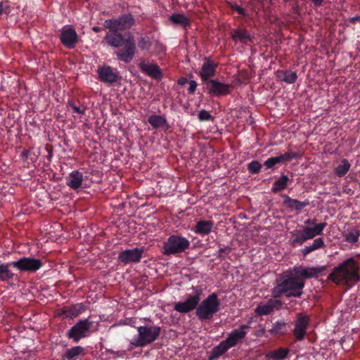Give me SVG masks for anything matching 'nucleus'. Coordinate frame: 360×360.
Returning <instances> with one entry per match:
<instances>
[{"mask_svg": "<svg viewBox=\"0 0 360 360\" xmlns=\"http://www.w3.org/2000/svg\"><path fill=\"white\" fill-rule=\"evenodd\" d=\"M283 204L292 210L300 211L309 205V202H301L297 199H292L288 195H283Z\"/></svg>", "mask_w": 360, "mask_h": 360, "instance_id": "obj_27", "label": "nucleus"}, {"mask_svg": "<svg viewBox=\"0 0 360 360\" xmlns=\"http://www.w3.org/2000/svg\"><path fill=\"white\" fill-rule=\"evenodd\" d=\"M250 328V326L248 324H243L240 326L239 328L233 330L228 334L224 342L229 348L235 347L238 342H241L245 338L248 333L246 330Z\"/></svg>", "mask_w": 360, "mask_h": 360, "instance_id": "obj_18", "label": "nucleus"}, {"mask_svg": "<svg viewBox=\"0 0 360 360\" xmlns=\"http://www.w3.org/2000/svg\"><path fill=\"white\" fill-rule=\"evenodd\" d=\"M290 350L288 348L279 347L277 349L271 350L265 355L267 360H283L285 359Z\"/></svg>", "mask_w": 360, "mask_h": 360, "instance_id": "obj_30", "label": "nucleus"}, {"mask_svg": "<svg viewBox=\"0 0 360 360\" xmlns=\"http://www.w3.org/2000/svg\"><path fill=\"white\" fill-rule=\"evenodd\" d=\"M351 167V164L347 159H342L340 163L334 168L333 172L335 176L342 177L346 175Z\"/></svg>", "mask_w": 360, "mask_h": 360, "instance_id": "obj_35", "label": "nucleus"}, {"mask_svg": "<svg viewBox=\"0 0 360 360\" xmlns=\"http://www.w3.org/2000/svg\"><path fill=\"white\" fill-rule=\"evenodd\" d=\"M14 261L0 264V281L2 282H9L13 281L15 274L12 271L11 267H13Z\"/></svg>", "mask_w": 360, "mask_h": 360, "instance_id": "obj_24", "label": "nucleus"}, {"mask_svg": "<svg viewBox=\"0 0 360 360\" xmlns=\"http://www.w3.org/2000/svg\"><path fill=\"white\" fill-rule=\"evenodd\" d=\"M290 181V179L287 175L282 174L281 177L276 180L271 187V192L273 193H278L281 191L285 189L288 186V184Z\"/></svg>", "mask_w": 360, "mask_h": 360, "instance_id": "obj_32", "label": "nucleus"}, {"mask_svg": "<svg viewBox=\"0 0 360 360\" xmlns=\"http://www.w3.org/2000/svg\"><path fill=\"white\" fill-rule=\"evenodd\" d=\"M141 70L154 79H158V65L145 62L139 64Z\"/></svg>", "mask_w": 360, "mask_h": 360, "instance_id": "obj_36", "label": "nucleus"}, {"mask_svg": "<svg viewBox=\"0 0 360 360\" xmlns=\"http://www.w3.org/2000/svg\"><path fill=\"white\" fill-rule=\"evenodd\" d=\"M309 1H311L315 6L319 7L322 5L324 0H309Z\"/></svg>", "mask_w": 360, "mask_h": 360, "instance_id": "obj_52", "label": "nucleus"}, {"mask_svg": "<svg viewBox=\"0 0 360 360\" xmlns=\"http://www.w3.org/2000/svg\"><path fill=\"white\" fill-rule=\"evenodd\" d=\"M229 349L230 348L226 344L224 340L221 341L217 346H215L212 349L211 354L208 357V360H214L217 359L225 354Z\"/></svg>", "mask_w": 360, "mask_h": 360, "instance_id": "obj_33", "label": "nucleus"}, {"mask_svg": "<svg viewBox=\"0 0 360 360\" xmlns=\"http://www.w3.org/2000/svg\"><path fill=\"white\" fill-rule=\"evenodd\" d=\"M4 12V5L3 2H0V15H1Z\"/></svg>", "mask_w": 360, "mask_h": 360, "instance_id": "obj_55", "label": "nucleus"}, {"mask_svg": "<svg viewBox=\"0 0 360 360\" xmlns=\"http://www.w3.org/2000/svg\"><path fill=\"white\" fill-rule=\"evenodd\" d=\"M297 279L304 281L305 279L317 278L321 270L315 267L295 266L290 270Z\"/></svg>", "mask_w": 360, "mask_h": 360, "instance_id": "obj_20", "label": "nucleus"}, {"mask_svg": "<svg viewBox=\"0 0 360 360\" xmlns=\"http://www.w3.org/2000/svg\"><path fill=\"white\" fill-rule=\"evenodd\" d=\"M342 235L346 242L354 244L359 240L360 232L354 227H349L344 231Z\"/></svg>", "mask_w": 360, "mask_h": 360, "instance_id": "obj_34", "label": "nucleus"}, {"mask_svg": "<svg viewBox=\"0 0 360 360\" xmlns=\"http://www.w3.org/2000/svg\"><path fill=\"white\" fill-rule=\"evenodd\" d=\"M231 39L235 43L240 42L245 45H248L252 42V37L249 32L245 28H238L231 32Z\"/></svg>", "mask_w": 360, "mask_h": 360, "instance_id": "obj_22", "label": "nucleus"}, {"mask_svg": "<svg viewBox=\"0 0 360 360\" xmlns=\"http://www.w3.org/2000/svg\"><path fill=\"white\" fill-rule=\"evenodd\" d=\"M326 247L325 242L322 238H317L313 240V243L309 245L304 246L300 250V252L303 256H307L312 252L317 250L324 248Z\"/></svg>", "mask_w": 360, "mask_h": 360, "instance_id": "obj_28", "label": "nucleus"}, {"mask_svg": "<svg viewBox=\"0 0 360 360\" xmlns=\"http://www.w3.org/2000/svg\"><path fill=\"white\" fill-rule=\"evenodd\" d=\"M169 128L166 119L163 116L159 115V129L165 130V131Z\"/></svg>", "mask_w": 360, "mask_h": 360, "instance_id": "obj_45", "label": "nucleus"}, {"mask_svg": "<svg viewBox=\"0 0 360 360\" xmlns=\"http://www.w3.org/2000/svg\"><path fill=\"white\" fill-rule=\"evenodd\" d=\"M125 36L126 37L117 30L109 29L104 37V41L108 46L113 48L122 47V49L115 52V55L119 60L129 63L134 57L136 44L132 35L128 34Z\"/></svg>", "mask_w": 360, "mask_h": 360, "instance_id": "obj_1", "label": "nucleus"}, {"mask_svg": "<svg viewBox=\"0 0 360 360\" xmlns=\"http://www.w3.org/2000/svg\"><path fill=\"white\" fill-rule=\"evenodd\" d=\"M198 118L201 122L214 120V117L206 110H200L198 114Z\"/></svg>", "mask_w": 360, "mask_h": 360, "instance_id": "obj_42", "label": "nucleus"}, {"mask_svg": "<svg viewBox=\"0 0 360 360\" xmlns=\"http://www.w3.org/2000/svg\"><path fill=\"white\" fill-rule=\"evenodd\" d=\"M278 79L287 84H294L297 79V75L290 70H278L275 72Z\"/></svg>", "mask_w": 360, "mask_h": 360, "instance_id": "obj_25", "label": "nucleus"}, {"mask_svg": "<svg viewBox=\"0 0 360 360\" xmlns=\"http://www.w3.org/2000/svg\"><path fill=\"white\" fill-rule=\"evenodd\" d=\"M262 165L257 160H252L247 165L249 173L252 174H258L262 169Z\"/></svg>", "mask_w": 360, "mask_h": 360, "instance_id": "obj_39", "label": "nucleus"}, {"mask_svg": "<svg viewBox=\"0 0 360 360\" xmlns=\"http://www.w3.org/2000/svg\"><path fill=\"white\" fill-rule=\"evenodd\" d=\"M45 149L48 153L46 158H47V160L50 162L51 161V159L53 158V146L52 145H49V144H47L45 147Z\"/></svg>", "mask_w": 360, "mask_h": 360, "instance_id": "obj_46", "label": "nucleus"}, {"mask_svg": "<svg viewBox=\"0 0 360 360\" xmlns=\"http://www.w3.org/2000/svg\"><path fill=\"white\" fill-rule=\"evenodd\" d=\"M360 21V15L352 17L349 19V22L352 24H355L356 22Z\"/></svg>", "mask_w": 360, "mask_h": 360, "instance_id": "obj_53", "label": "nucleus"}, {"mask_svg": "<svg viewBox=\"0 0 360 360\" xmlns=\"http://www.w3.org/2000/svg\"><path fill=\"white\" fill-rule=\"evenodd\" d=\"M101 28L100 27L95 26L92 28V30L95 32H99Z\"/></svg>", "mask_w": 360, "mask_h": 360, "instance_id": "obj_54", "label": "nucleus"}, {"mask_svg": "<svg viewBox=\"0 0 360 360\" xmlns=\"http://www.w3.org/2000/svg\"><path fill=\"white\" fill-rule=\"evenodd\" d=\"M134 18L131 14H124L117 19L105 20V27L108 29L117 30L118 31L130 29L134 24Z\"/></svg>", "mask_w": 360, "mask_h": 360, "instance_id": "obj_12", "label": "nucleus"}, {"mask_svg": "<svg viewBox=\"0 0 360 360\" xmlns=\"http://www.w3.org/2000/svg\"><path fill=\"white\" fill-rule=\"evenodd\" d=\"M43 266V262L39 259L30 257H22L15 260L13 268H15L20 272L34 273L40 269Z\"/></svg>", "mask_w": 360, "mask_h": 360, "instance_id": "obj_10", "label": "nucleus"}, {"mask_svg": "<svg viewBox=\"0 0 360 360\" xmlns=\"http://www.w3.org/2000/svg\"><path fill=\"white\" fill-rule=\"evenodd\" d=\"M328 279L337 285H348L360 280L359 264L353 257L348 258L334 267Z\"/></svg>", "mask_w": 360, "mask_h": 360, "instance_id": "obj_2", "label": "nucleus"}, {"mask_svg": "<svg viewBox=\"0 0 360 360\" xmlns=\"http://www.w3.org/2000/svg\"><path fill=\"white\" fill-rule=\"evenodd\" d=\"M305 283L304 281L297 279L295 276L289 271L284 275L278 283L272 290L274 297L278 298L282 295L288 297H300L303 293V288Z\"/></svg>", "mask_w": 360, "mask_h": 360, "instance_id": "obj_4", "label": "nucleus"}, {"mask_svg": "<svg viewBox=\"0 0 360 360\" xmlns=\"http://www.w3.org/2000/svg\"><path fill=\"white\" fill-rule=\"evenodd\" d=\"M68 107L71 108L73 110V112L77 113L79 115H84L86 112V107L77 106L74 101H69L68 103Z\"/></svg>", "mask_w": 360, "mask_h": 360, "instance_id": "obj_40", "label": "nucleus"}, {"mask_svg": "<svg viewBox=\"0 0 360 360\" xmlns=\"http://www.w3.org/2000/svg\"><path fill=\"white\" fill-rule=\"evenodd\" d=\"M93 321L89 319H81L72 326L66 333V337L77 343L82 339L88 338L91 333Z\"/></svg>", "mask_w": 360, "mask_h": 360, "instance_id": "obj_6", "label": "nucleus"}, {"mask_svg": "<svg viewBox=\"0 0 360 360\" xmlns=\"http://www.w3.org/2000/svg\"><path fill=\"white\" fill-rule=\"evenodd\" d=\"M280 163L281 162L278 156L271 157L264 161V165L266 169H274L276 165Z\"/></svg>", "mask_w": 360, "mask_h": 360, "instance_id": "obj_41", "label": "nucleus"}, {"mask_svg": "<svg viewBox=\"0 0 360 360\" xmlns=\"http://www.w3.org/2000/svg\"><path fill=\"white\" fill-rule=\"evenodd\" d=\"M98 79L101 82L106 84H114L117 82L120 78L118 72L108 65L98 67L97 70Z\"/></svg>", "mask_w": 360, "mask_h": 360, "instance_id": "obj_19", "label": "nucleus"}, {"mask_svg": "<svg viewBox=\"0 0 360 360\" xmlns=\"http://www.w3.org/2000/svg\"><path fill=\"white\" fill-rule=\"evenodd\" d=\"M226 4L231 10L236 11L241 16L245 17L247 15V13L245 9L239 6L236 3L227 2Z\"/></svg>", "mask_w": 360, "mask_h": 360, "instance_id": "obj_43", "label": "nucleus"}, {"mask_svg": "<svg viewBox=\"0 0 360 360\" xmlns=\"http://www.w3.org/2000/svg\"><path fill=\"white\" fill-rule=\"evenodd\" d=\"M158 49H159V59H160L163 55L165 54L166 49L162 44H159Z\"/></svg>", "mask_w": 360, "mask_h": 360, "instance_id": "obj_50", "label": "nucleus"}, {"mask_svg": "<svg viewBox=\"0 0 360 360\" xmlns=\"http://www.w3.org/2000/svg\"><path fill=\"white\" fill-rule=\"evenodd\" d=\"M229 252L230 248L229 247L221 248L219 250L217 257L223 259L224 257V254H228Z\"/></svg>", "mask_w": 360, "mask_h": 360, "instance_id": "obj_49", "label": "nucleus"}, {"mask_svg": "<svg viewBox=\"0 0 360 360\" xmlns=\"http://www.w3.org/2000/svg\"><path fill=\"white\" fill-rule=\"evenodd\" d=\"M200 294L201 291L198 290L194 295H189L185 301L175 302L174 309L181 314H186L195 309H197L201 299Z\"/></svg>", "mask_w": 360, "mask_h": 360, "instance_id": "obj_11", "label": "nucleus"}, {"mask_svg": "<svg viewBox=\"0 0 360 360\" xmlns=\"http://www.w3.org/2000/svg\"><path fill=\"white\" fill-rule=\"evenodd\" d=\"M86 307L82 303H77L62 307L60 314L65 319H74L84 311Z\"/></svg>", "mask_w": 360, "mask_h": 360, "instance_id": "obj_21", "label": "nucleus"}, {"mask_svg": "<svg viewBox=\"0 0 360 360\" xmlns=\"http://www.w3.org/2000/svg\"><path fill=\"white\" fill-rule=\"evenodd\" d=\"M190 245L189 240L182 236H171L163 247V252L165 255H175L181 253L188 248Z\"/></svg>", "mask_w": 360, "mask_h": 360, "instance_id": "obj_8", "label": "nucleus"}, {"mask_svg": "<svg viewBox=\"0 0 360 360\" xmlns=\"http://www.w3.org/2000/svg\"><path fill=\"white\" fill-rule=\"evenodd\" d=\"M311 322V317L306 313H297L293 321V337L295 341H302L304 339L307 328Z\"/></svg>", "mask_w": 360, "mask_h": 360, "instance_id": "obj_9", "label": "nucleus"}, {"mask_svg": "<svg viewBox=\"0 0 360 360\" xmlns=\"http://www.w3.org/2000/svg\"><path fill=\"white\" fill-rule=\"evenodd\" d=\"M203 60L204 63L198 75L203 82L207 83L216 76L218 63L212 60L210 57H205Z\"/></svg>", "mask_w": 360, "mask_h": 360, "instance_id": "obj_16", "label": "nucleus"}, {"mask_svg": "<svg viewBox=\"0 0 360 360\" xmlns=\"http://www.w3.org/2000/svg\"><path fill=\"white\" fill-rule=\"evenodd\" d=\"M158 337V328L140 326L138 334L131 340L130 345L134 347H143L155 340Z\"/></svg>", "mask_w": 360, "mask_h": 360, "instance_id": "obj_7", "label": "nucleus"}, {"mask_svg": "<svg viewBox=\"0 0 360 360\" xmlns=\"http://www.w3.org/2000/svg\"><path fill=\"white\" fill-rule=\"evenodd\" d=\"M220 301L217 293L213 292L208 295L198 306L195 314L201 321H210L219 310Z\"/></svg>", "mask_w": 360, "mask_h": 360, "instance_id": "obj_5", "label": "nucleus"}, {"mask_svg": "<svg viewBox=\"0 0 360 360\" xmlns=\"http://www.w3.org/2000/svg\"><path fill=\"white\" fill-rule=\"evenodd\" d=\"M144 252V248L127 249L118 255V261L123 264L138 263L141 261Z\"/></svg>", "mask_w": 360, "mask_h": 360, "instance_id": "obj_15", "label": "nucleus"}, {"mask_svg": "<svg viewBox=\"0 0 360 360\" xmlns=\"http://www.w3.org/2000/svg\"><path fill=\"white\" fill-rule=\"evenodd\" d=\"M283 305V302L276 298H271L266 302H260L255 309V312L258 316H266L271 314L275 310H279Z\"/></svg>", "mask_w": 360, "mask_h": 360, "instance_id": "obj_17", "label": "nucleus"}, {"mask_svg": "<svg viewBox=\"0 0 360 360\" xmlns=\"http://www.w3.org/2000/svg\"><path fill=\"white\" fill-rule=\"evenodd\" d=\"M107 352L109 354H115V351H113L112 349H107Z\"/></svg>", "mask_w": 360, "mask_h": 360, "instance_id": "obj_58", "label": "nucleus"}, {"mask_svg": "<svg viewBox=\"0 0 360 360\" xmlns=\"http://www.w3.org/2000/svg\"><path fill=\"white\" fill-rule=\"evenodd\" d=\"M288 325L283 319L278 320L274 322L271 328L269 329V333L274 335H284L288 333Z\"/></svg>", "mask_w": 360, "mask_h": 360, "instance_id": "obj_29", "label": "nucleus"}, {"mask_svg": "<svg viewBox=\"0 0 360 360\" xmlns=\"http://www.w3.org/2000/svg\"><path fill=\"white\" fill-rule=\"evenodd\" d=\"M28 153H29V152H28L27 150H26V151H23V152H22V157H26V158H27V155H28Z\"/></svg>", "mask_w": 360, "mask_h": 360, "instance_id": "obj_56", "label": "nucleus"}, {"mask_svg": "<svg viewBox=\"0 0 360 360\" xmlns=\"http://www.w3.org/2000/svg\"><path fill=\"white\" fill-rule=\"evenodd\" d=\"M138 46L141 49H148L150 46L149 37H141L138 41Z\"/></svg>", "mask_w": 360, "mask_h": 360, "instance_id": "obj_44", "label": "nucleus"}, {"mask_svg": "<svg viewBox=\"0 0 360 360\" xmlns=\"http://www.w3.org/2000/svg\"><path fill=\"white\" fill-rule=\"evenodd\" d=\"M169 20L172 23L179 25L184 29H187L191 25L190 19L184 14H172L169 17Z\"/></svg>", "mask_w": 360, "mask_h": 360, "instance_id": "obj_31", "label": "nucleus"}, {"mask_svg": "<svg viewBox=\"0 0 360 360\" xmlns=\"http://www.w3.org/2000/svg\"><path fill=\"white\" fill-rule=\"evenodd\" d=\"M188 84H189V87L188 89V92L190 94H193L195 92V89H196L198 84L194 80L189 81Z\"/></svg>", "mask_w": 360, "mask_h": 360, "instance_id": "obj_47", "label": "nucleus"}, {"mask_svg": "<svg viewBox=\"0 0 360 360\" xmlns=\"http://www.w3.org/2000/svg\"><path fill=\"white\" fill-rule=\"evenodd\" d=\"M302 229H295L290 232V243L293 247L302 246L306 241L321 236L327 223L316 224L314 219H307Z\"/></svg>", "mask_w": 360, "mask_h": 360, "instance_id": "obj_3", "label": "nucleus"}, {"mask_svg": "<svg viewBox=\"0 0 360 360\" xmlns=\"http://www.w3.org/2000/svg\"><path fill=\"white\" fill-rule=\"evenodd\" d=\"M60 43L67 49H75L79 41L76 30L70 25L64 26L59 36Z\"/></svg>", "mask_w": 360, "mask_h": 360, "instance_id": "obj_13", "label": "nucleus"}, {"mask_svg": "<svg viewBox=\"0 0 360 360\" xmlns=\"http://www.w3.org/2000/svg\"><path fill=\"white\" fill-rule=\"evenodd\" d=\"M205 85L207 93L212 96L221 97L231 93V85L222 83L218 79H211Z\"/></svg>", "mask_w": 360, "mask_h": 360, "instance_id": "obj_14", "label": "nucleus"}, {"mask_svg": "<svg viewBox=\"0 0 360 360\" xmlns=\"http://www.w3.org/2000/svg\"><path fill=\"white\" fill-rule=\"evenodd\" d=\"M214 224L210 220H200L196 223L194 231L202 236L208 235L212 231Z\"/></svg>", "mask_w": 360, "mask_h": 360, "instance_id": "obj_26", "label": "nucleus"}, {"mask_svg": "<svg viewBox=\"0 0 360 360\" xmlns=\"http://www.w3.org/2000/svg\"><path fill=\"white\" fill-rule=\"evenodd\" d=\"M148 122L154 129L158 128V115H153L148 118Z\"/></svg>", "mask_w": 360, "mask_h": 360, "instance_id": "obj_48", "label": "nucleus"}, {"mask_svg": "<svg viewBox=\"0 0 360 360\" xmlns=\"http://www.w3.org/2000/svg\"><path fill=\"white\" fill-rule=\"evenodd\" d=\"M84 176L79 170L72 171L66 179V184L70 188L77 190L82 187Z\"/></svg>", "mask_w": 360, "mask_h": 360, "instance_id": "obj_23", "label": "nucleus"}, {"mask_svg": "<svg viewBox=\"0 0 360 360\" xmlns=\"http://www.w3.org/2000/svg\"><path fill=\"white\" fill-rule=\"evenodd\" d=\"M158 74H159V80H160L162 78V77L163 76L162 72L160 68H159Z\"/></svg>", "mask_w": 360, "mask_h": 360, "instance_id": "obj_57", "label": "nucleus"}, {"mask_svg": "<svg viewBox=\"0 0 360 360\" xmlns=\"http://www.w3.org/2000/svg\"><path fill=\"white\" fill-rule=\"evenodd\" d=\"M84 348L82 346H75L72 348L68 349L63 357L68 360H72L75 357H77L79 355L84 354Z\"/></svg>", "mask_w": 360, "mask_h": 360, "instance_id": "obj_37", "label": "nucleus"}, {"mask_svg": "<svg viewBox=\"0 0 360 360\" xmlns=\"http://www.w3.org/2000/svg\"><path fill=\"white\" fill-rule=\"evenodd\" d=\"M188 82L189 81L187 79V78L182 77L178 79L177 83L179 85L183 86L186 83H188Z\"/></svg>", "mask_w": 360, "mask_h": 360, "instance_id": "obj_51", "label": "nucleus"}, {"mask_svg": "<svg viewBox=\"0 0 360 360\" xmlns=\"http://www.w3.org/2000/svg\"><path fill=\"white\" fill-rule=\"evenodd\" d=\"M281 163L285 162H290L294 159H299L301 157V154L297 152L288 151L284 154H281L278 156Z\"/></svg>", "mask_w": 360, "mask_h": 360, "instance_id": "obj_38", "label": "nucleus"}]
</instances>
